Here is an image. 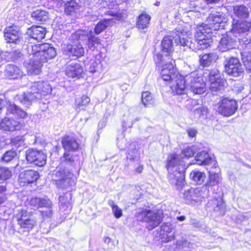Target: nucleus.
<instances>
[{
	"label": "nucleus",
	"mask_w": 251,
	"mask_h": 251,
	"mask_svg": "<svg viewBox=\"0 0 251 251\" xmlns=\"http://www.w3.org/2000/svg\"><path fill=\"white\" fill-rule=\"evenodd\" d=\"M218 59L216 53H205L200 56V64L203 67H208L215 63Z\"/></svg>",
	"instance_id": "cd10ccee"
},
{
	"label": "nucleus",
	"mask_w": 251,
	"mask_h": 251,
	"mask_svg": "<svg viewBox=\"0 0 251 251\" xmlns=\"http://www.w3.org/2000/svg\"><path fill=\"white\" fill-rule=\"evenodd\" d=\"M251 28V22H243L233 20L230 31L223 35L218 48L222 52L228 51L236 47L237 37L241 34L249 31Z\"/></svg>",
	"instance_id": "f03ea898"
},
{
	"label": "nucleus",
	"mask_w": 251,
	"mask_h": 251,
	"mask_svg": "<svg viewBox=\"0 0 251 251\" xmlns=\"http://www.w3.org/2000/svg\"><path fill=\"white\" fill-rule=\"evenodd\" d=\"M173 230L172 225L169 223H164L161 226L160 235L163 242H169L174 239V233H171Z\"/></svg>",
	"instance_id": "bb28decb"
},
{
	"label": "nucleus",
	"mask_w": 251,
	"mask_h": 251,
	"mask_svg": "<svg viewBox=\"0 0 251 251\" xmlns=\"http://www.w3.org/2000/svg\"><path fill=\"white\" fill-rule=\"evenodd\" d=\"M208 114V109L206 107H201L194 110L195 116L197 117L205 119Z\"/></svg>",
	"instance_id": "603ef678"
},
{
	"label": "nucleus",
	"mask_w": 251,
	"mask_h": 251,
	"mask_svg": "<svg viewBox=\"0 0 251 251\" xmlns=\"http://www.w3.org/2000/svg\"><path fill=\"white\" fill-rule=\"evenodd\" d=\"M208 196V191L203 189V187L191 188L185 191L183 199L186 203L195 205L200 203L202 200Z\"/></svg>",
	"instance_id": "6e6552de"
},
{
	"label": "nucleus",
	"mask_w": 251,
	"mask_h": 251,
	"mask_svg": "<svg viewBox=\"0 0 251 251\" xmlns=\"http://www.w3.org/2000/svg\"><path fill=\"white\" fill-rule=\"evenodd\" d=\"M180 6L187 11H195L197 4L194 0H183L180 3Z\"/></svg>",
	"instance_id": "ea45409f"
},
{
	"label": "nucleus",
	"mask_w": 251,
	"mask_h": 251,
	"mask_svg": "<svg viewBox=\"0 0 251 251\" xmlns=\"http://www.w3.org/2000/svg\"><path fill=\"white\" fill-rule=\"evenodd\" d=\"M31 48L32 51L35 54V58L39 57L40 61L44 63L47 62L48 59L54 58L56 55L55 48L47 43L34 45Z\"/></svg>",
	"instance_id": "0eeeda50"
},
{
	"label": "nucleus",
	"mask_w": 251,
	"mask_h": 251,
	"mask_svg": "<svg viewBox=\"0 0 251 251\" xmlns=\"http://www.w3.org/2000/svg\"><path fill=\"white\" fill-rule=\"evenodd\" d=\"M181 155L170 154L167 159L168 178L171 182L176 185L177 189H181L184 185V172L186 167Z\"/></svg>",
	"instance_id": "7ed1b4c3"
},
{
	"label": "nucleus",
	"mask_w": 251,
	"mask_h": 251,
	"mask_svg": "<svg viewBox=\"0 0 251 251\" xmlns=\"http://www.w3.org/2000/svg\"><path fill=\"white\" fill-rule=\"evenodd\" d=\"M150 211V210L147 209L139 210L138 212L136 213V217L138 220L146 222V218L148 216V214Z\"/></svg>",
	"instance_id": "5fc2aeb1"
},
{
	"label": "nucleus",
	"mask_w": 251,
	"mask_h": 251,
	"mask_svg": "<svg viewBox=\"0 0 251 251\" xmlns=\"http://www.w3.org/2000/svg\"><path fill=\"white\" fill-rule=\"evenodd\" d=\"M22 34L18 27L15 25L6 27L4 31V37L7 43L22 44Z\"/></svg>",
	"instance_id": "4468645a"
},
{
	"label": "nucleus",
	"mask_w": 251,
	"mask_h": 251,
	"mask_svg": "<svg viewBox=\"0 0 251 251\" xmlns=\"http://www.w3.org/2000/svg\"><path fill=\"white\" fill-rule=\"evenodd\" d=\"M26 34L33 40L41 41L45 36L46 29L40 26L33 25L27 29Z\"/></svg>",
	"instance_id": "aec40b11"
},
{
	"label": "nucleus",
	"mask_w": 251,
	"mask_h": 251,
	"mask_svg": "<svg viewBox=\"0 0 251 251\" xmlns=\"http://www.w3.org/2000/svg\"><path fill=\"white\" fill-rule=\"evenodd\" d=\"M190 177L197 184H201L204 182L206 176L204 173L194 170L190 173Z\"/></svg>",
	"instance_id": "f704fd0d"
},
{
	"label": "nucleus",
	"mask_w": 251,
	"mask_h": 251,
	"mask_svg": "<svg viewBox=\"0 0 251 251\" xmlns=\"http://www.w3.org/2000/svg\"><path fill=\"white\" fill-rule=\"evenodd\" d=\"M72 174L68 170L57 168L52 175V180L55 182L57 187L65 188L71 184Z\"/></svg>",
	"instance_id": "1a4fd4ad"
},
{
	"label": "nucleus",
	"mask_w": 251,
	"mask_h": 251,
	"mask_svg": "<svg viewBox=\"0 0 251 251\" xmlns=\"http://www.w3.org/2000/svg\"><path fill=\"white\" fill-rule=\"evenodd\" d=\"M237 107L236 100L232 99L224 98L219 103L218 111L224 116L229 117L235 112Z\"/></svg>",
	"instance_id": "f8f14e48"
},
{
	"label": "nucleus",
	"mask_w": 251,
	"mask_h": 251,
	"mask_svg": "<svg viewBox=\"0 0 251 251\" xmlns=\"http://www.w3.org/2000/svg\"><path fill=\"white\" fill-rule=\"evenodd\" d=\"M234 14L235 16L239 18L240 20L234 19L236 21H239L243 22H251V19L249 21H247L246 20H244L243 19H246L248 18L249 16V11L248 8L243 5H235L233 7Z\"/></svg>",
	"instance_id": "b1692460"
},
{
	"label": "nucleus",
	"mask_w": 251,
	"mask_h": 251,
	"mask_svg": "<svg viewBox=\"0 0 251 251\" xmlns=\"http://www.w3.org/2000/svg\"><path fill=\"white\" fill-rule=\"evenodd\" d=\"M32 56L28 61L24 63V66L26 69L27 74L31 75H37L42 72L43 63L39 57L35 58V54L31 51Z\"/></svg>",
	"instance_id": "9b49d317"
},
{
	"label": "nucleus",
	"mask_w": 251,
	"mask_h": 251,
	"mask_svg": "<svg viewBox=\"0 0 251 251\" xmlns=\"http://www.w3.org/2000/svg\"><path fill=\"white\" fill-rule=\"evenodd\" d=\"M13 115L19 119H25L27 118L28 114L20 107L14 103H10L6 108V115Z\"/></svg>",
	"instance_id": "5701e85b"
},
{
	"label": "nucleus",
	"mask_w": 251,
	"mask_h": 251,
	"mask_svg": "<svg viewBox=\"0 0 251 251\" xmlns=\"http://www.w3.org/2000/svg\"><path fill=\"white\" fill-rule=\"evenodd\" d=\"M221 178L219 174L209 171L208 181L207 183L202 186L203 189L205 191H208L209 192L210 188L211 189L212 186L218 185L221 181Z\"/></svg>",
	"instance_id": "c85d7f7f"
},
{
	"label": "nucleus",
	"mask_w": 251,
	"mask_h": 251,
	"mask_svg": "<svg viewBox=\"0 0 251 251\" xmlns=\"http://www.w3.org/2000/svg\"><path fill=\"white\" fill-rule=\"evenodd\" d=\"M226 22V19L219 13L211 14L207 19V24H203L197 26L195 34V39H190L189 31L185 27L177 26L174 31L173 38L176 45L188 47L192 50L197 51L208 47L211 43V34L212 28L216 29L221 24Z\"/></svg>",
	"instance_id": "f257e3e1"
},
{
	"label": "nucleus",
	"mask_w": 251,
	"mask_h": 251,
	"mask_svg": "<svg viewBox=\"0 0 251 251\" xmlns=\"http://www.w3.org/2000/svg\"><path fill=\"white\" fill-rule=\"evenodd\" d=\"M11 176V171L6 167L0 166V180H6Z\"/></svg>",
	"instance_id": "de8ad7c7"
},
{
	"label": "nucleus",
	"mask_w": 251,
	"mask_h": 251,
	"mask_svg": "<svg viewBox=\"0 0 251 251\" xmlns=\"http://www.w3.org/2000/svg\"><path fill=\"white\" fill-rule=\"evenodd\" d=\"M163 58V55L160 54H156L154 58L157 65L162 67L160 73L161 78L166 81H173L177 75L175 74V61L171 57H168V59Z\"/></svg>",
	"instance_id": "39448f33"
},
{
	"label": "nucleus",
	"mask_w": 251,
	"mask_h": 251,
	"mask_svg": "<svg viewBox=\"0 0 251 251\" xmlns=\"http://www.w3.org/2000/svg\"><path fill=\"white\" fill-rule=\"evenodd\" d=\"M90 99L87 96H83L81 98V101H76V105L78 108H80L81 106H85L90 102Z\"/></svg>",
	"instance_id": "052dcab7"
},
{
	"label": "nucleus",
	"mask_w": 251,
	"mask_h": 251,
	"mask_svg": "<svg viewBox=\"0 0 251 251\" xmlns=\"http://www.w3.org/2000/svg\"><path fill=\"white\" fill-rule=\"evenodd\" d=\"M32 17L38 21L44 22L48 19L49 15L46 11L38 9L32 13Z\"/></svg>",
	"instance_id": "4c0bfd02"
},
{
	"label": "nucleus",
	"mask_w": 251,
	"mask_h": 251,
	"mask_svg": "<svg viewBox=\"0 0 251 251\" xmlns=\"http://www.w3.org/2000/svg\"><path fill=\"white\" fill-rule=\"evenodd\" d=\"M29 213L25 209H21V210L19 211V213L17 215L18 223H20L21 221H23L29 218Z\"/></svg>",
	"instance_id": "6e6d98bb"
},
{
	"label": "nucleus",
	"mask_w": 251,
	"mask_h": 251,
	"mask_svg": "<svg viewBox=\"0 0 251 251\" xmlns=\"http://www.w3.org/2000/svg\"><path fill=\"white\" fill-rule=\"evenodd\" d=\"M77 157L76 155H73L69 151H66L63 155L60 158V160L61 161L65 162L68 165H73Z\"/></svg>",
	"instance_id": "58836bf2"
},
{
	"label": "nucleus",
	"mask_w": 251,
	"mask_h": 251,
	"mask_svg": "<svg viewBox=\"0 0 251 251\" xmlns=\"http://www.w3.org/2000/svg\"><path fill=\"white\" fill-rule=\"evenodd\" d=\"M61 143L63 148L67 151H75L79 146L76 139L70 136H65L63 137Z\"/></svg>",
	"instance_id": "393cba45"
},
{
	"label": "nucleus",
	"mask_w": 251,
	"mask_h": 251,
	"mask_svg": "<svg viewBox=\"0 0 251 251\" xmlns=\"http://www.w3.org/2000/svg\"><path fill=\"white\" fill-rule=\"evenodd\" d=\"M186 76L183 77L179 76L175 80L171 87L173 93L176 95H183L186 93Z\"/></svg>",
	"instance_id": "412c9836"
},
{
	"label": "nucleus",
	"mask_w": 251,
	"mask_h": 251,
	"mask_svg": "<svg viewBox=\"0 0 251 251\" xmlns=\"http://www.w3.org/2000/svg\"><path fill=\"white\" fill-rule=\"evenodd\" d=\"M51 208H47L46 210L41 211L42 215L44 218H50L51 217L52 215Z\"/></svg>",
	"instance_id": "0e129e2a"
},
{
	"label": "nucleus",
	"mask_w": 251,
	"mask_h": 251,
	"mask_svg": "<svg viewBox=\"0 0 251 251\" xmlns=\"http://www.w3.org/2000/svg\"><path fill=\"white\" fill-rule=\"evenodd\" d=\"M177 246L179 249L183 250L184 251H188L194 248V245L185 240L179 241Z\"/></svg>",
	"instance_id": "3c124183"
},
{
	"label": "nucleus",
	"mask_w": 251,
	"mask_h": 251,
	"mask_svg": "<svg viewBox=\"0 0 251 251\" xmlns=\"http://www.w3.org/2000/svg\"><path fill=\"white\" fill-rule=\"evenodd\" d=\"M39 207H45L47 208H52L51 201L47 198H41Z\"/></svg>",
	"instance_id": "13d9d810"
},
{
	"label": "nucleus",
	"mask_w": 251,
	"mask_h": 251,
	"mask_svg": "<svg viewBox=\"0 0 251 251\" xmlns=\"http://www.w3.org/2000/svg\"><path fill=\"white\" fill-rule=\"evenodd\" d=\"M83 72L81 66L75 62L68 63L66 67L65 73L70 78H79Z\"/></svg>",
	"instance_id": "a211bd4d"
},
{
	"label": "nucleus",
	"mask_w": 251,
	"mask_h": 251,
	"mask_svg": "<svg viewBox=\"0 0 251 251\" xmlns=\"http://www.w3.org/2000/svg\"><path fill=\"white\" fill-rule=\"evenodd\" d=\"M7 56L13 61H18L23 59V54L20 50L7 52Z\"/></svg>",
	"instance_id": "37998d69"
},
{
	"label": "nucleus",
	"mask_w": 251,
	"mask_h": 251,
	"mask_svg": "<svg viewBox=\"0 0 251 251\" xmlns=\"http://www.w3.org/2000/svg\"><path fill=\"white\" fill-rule=\"evenodd\" d=\"M225 68L226 73L234 77L243 75L244 72L239 59L236 57L230 58L225 64Z\"/></svg>",
	"instance_id": "9d476101"
},
{
	"label": "nucleus",
	"mask_w": 251,
	"mask_h": 251,
	"mask_svg": "<svg viewBox=\"0 0 251 251\" xmlns=\"http://www.w3.org/2000/svg\"><path fill=\"white\" fill-rule=\"evenodd\" d=\"M39 177L37 172L32 170L22 172L19 175V181L21 185L31 183L36 181Z\"/></svg>",
	"instance_id": "f3484780"
},
{
	"label": "nucleus",
	"mask_w": 251,
	"mask_h": 251,
	"mask_svg": "<svg viewBox=\"0 0 251 251\" xmlns=\"http://www.w3.org/2000/svg\"><path fill=\"white\" fill-rule=\"evenodd\" d=\"M17 155L16 152L14 150H10L4 153L1 158V161L5 162H9Z\"/></svg>",
	"instance_id": "8fccbe9b"
},
{
	"label": "nucleus",
	"mask_w": 251,
	"mask_h": 251,
	"mask_svg": "<svg viewBox=\"0 0 251 251\" xmlns=\"http://www.w3.org/2000/svg\"><path fill=\"white\" fill-rule=\"evenodd\" d=\"M62 51L64 54L72 55L78 57L83 56L85 53L84 49L80 44L74 46L71 44L66 45L63 48Z\"/></svg>",
	"instance_id": "6ab92c4d"
},
{
	"label": "nucleus",
	"mask_w": 251,
	"mask_h": 251,
	"mask_svg": "<svg viewBox=\"0 0 251 251\" xmlns=\"http://www.w3.org/2000/svg\"><path fill=\"white\" fill-rule=\"evenodd\" d=\"M23 75V71L17 66L12 64L6 66L5 70V75L9 79H18Z\"/></svg>",
	"instance_id": "a878e982"
},
{
	"label": "nucleus",
	"mask_w": 251,
	"mask_h": 251,
	"mask_svg": "<svg viewBox=\"0 0 251 251\" xmlns=\"http://www.w3.org/2000/svg\"><path fill=\"white\" fill-rule=\"evenodd\" d=\"M151 20V17L147 14H142L138 17L137 22V27L144 29L148 27Z\"/></svg>",
	"instance_id": "473e14b6"
},
{
	"label": "nucleus",
	"mask_w": 251,
	"mask_h": 251,
	"mask_svg": "<svg viewBox=\"0 0 251 251\" xmlns=\"http://www.w3.org/2000/svg\"><path fill=\"white\" fill-rule=\"evenodd\" d=\"M26 159L30 163L38 166H43L46 163V155L42 151L29 149L26 151Z\"/></svg>",
	"instance_id": "ddd939ff"
},
{
	"label": "nucleus",
	"mask_w": 251,
	"mask_h": 251,
	"mask_svg": "<svg viewBox=\"0 0 251 251\" xmlns=\"http://www.w3.org/2000/svg\"><path fill=\"white\" fill-rule=\"evenodd\" d=\"M187 132L188 133V135L191 137H195L197 133V130L193 128L188 129Z\"/></svg>",
	"instance_id": "338daca9"
},
{
	"label": "nucleus",
	"mask_w": 251,
	"mask_h": 251,
	"mask_svg": "<svg viewBox=\"0 0 251 251\" xmlns=\"http://www.w3.org/2000/svg\"><path fill=\"white\" fill-rule=\"evenodd\" d=\"M111 20L105 19L100 21L96 25L94 32L96 34H99L103 31L110 24Z\"/></svg>",
	"instance_id": "e433bc0d"
},
{
	"label": "nucleus",
	"mask_w": 251,
	"mask_h": 251,
	"mask_svg": "<svg viewBox=\"0 0 251 251\" xmlns=\"http://www.w3.org/2000/svg\"><path fill=\"white\" fill-rule=\"evenodd\" d=\"M65 12L68 15H71L72 13L77 9L78 5L74 0H71L67 1L65 4Z\"/></svg>",
	"instance_id": "79ce46f5"
},
{
	"label": "nucleus",
	"mask_w": 251,
	"mask_h": 251,
	"mask_svg": "<svg viewBox=\"0 0 251 251\" xmlns=\"http://www.w3.org/2000/svg\"><path fill=\"white\" fill-rule=\"evenodd\" d=\"M162 221V213L161 211L151 210L146 218L147 228L151 230L161 223Z\"/></svg>",
	"instance_id": "dca6fc26"
},
{
	"label": "nucleus",
	"mask_w": 251,
	"mask_h": 251,
	"mask_svg": "<svg viewBox=\"0 0 251 251\" xmlns=\"http://www.w3.org/2000/svg\"><path fill=\"white\" fill-rule=\"evenodd\" d=\"M142 102L145 106L153 104L154 100L151 93L148 91L144 92L142 95Z\"/></svg>",
	"instance_id": "a19ab883"
},
{
	"label": "nucleus",
	"mask_w": 251,
	"mask_h": 251,
	"mask_svg": "<svg viewBox=\"0 0 251 251\" xmlns=\"http://www.w3.org/2000/svg\"><path fill=\"white\" fill-rule=\"evenodd\" d=\"M40 202H41V198H33L30 201V204L35 207H39Z\"/></svg>",
	"instance_id": "e2e57ef3"
},
{
	"label": "nucleus",
	"mask_w": 251,
	"mask_h": 251,
	"mask_svg": "<svg viewBox=\"0 0 251 251\" xmlns=\"http://www.w3.org/2000/svg\"><path fill=\"white\" fill-rule=\"evenodd\" d=\"M241 46L246 49L251 48V36H248L238 39Z\"/></svg>",
	"instance_id": "864d4df0"
},
{
	"label": "nucleus",
	"mask_w": 251,
	"mask_h": 251,
	"mask_svg": "<svg viewBox=\"0 0 251 251\" xmlns=\"http://www.w3.org/2000/svg\"><path fill=\"white\" fill-rule=\"evenodd\" d=\"M186 85L195 94L201 95L206 90V84L201 74L194 71L186 75Z\"/></svg>",
	"instance_id": "423d86ee"
},
{
	"label": "nucleus",
	"mask_w": 251,
	"mask_h": 251,
	"mask_svg": "<svg viewBox=\"0 0 251 251\" xmlns=\"http://www.w3.org/2000/svg\"><path fill=\"white\" fill-rule=\"evenodd\" d=\"M25 125L12 118L5 117L0 123V128L7 131H15L22 129Z\"/></svg>",
	"instance_id": "2eb2a0df"
},
{
	"label": "nucleus",
	"mask_w": 251,
	"mask_h": 251,
	"mask_svg": "<svg viewBox=\"0 0 251 251\" xmlns=\"http://www.w3.org/2000/svg\"><path fill=\"white\" fill-rule=\"evenodd\" d=\"M225 83V79H221L215 81L210 82V89L212 91H217L221 90L224 86Z\"/></svg>",
	"instance_id": "49530a36"
},
{
	"label": "nucleus",
	"mask_w": 251,
	"mask_h": 251,
	"mask_svg": "<svg viewBox=\"0 0 251 251\" xmlns=\"http://www.w3.org/2000/svg\"><path fill=\"white\" fill-rule=\"evenodd\" d=\"M214 210L216 211H219L220 214L222 215L225 214V204L223 201L222 199H221L220 201L218 202L217 206L214 208Z\"/></svg>",
	"instance_id": "bf43d9fd"
},
{
	"label": "nucleus",
	"mask_w": 251,
	"mask_h": 251,
	"mask_svg": "<svg viewBox=\"0 0 251 251\" xmlns=\"http://www.w3.org/2000/svg\"><path fill=\"white\" fill-rule=\"evenodd\" d=\"M241 55L246 71L251 73V52L245 50L241 53Z\"/></svg>",
	"instance_id": "72a5a7b5"
},
{
	"label": "nucleus",
	"mask_w": 251,
	"mask_h": 251,
	"mask_svg": "<svg viewBox=\"0 0 251 251\" xmlns=\"http://www.w3.org/2000/svg\"><path fill=\"white\" fill-rule=\"evenodd\" d=\"M196 149L194 146L188 147L182 151V154L185 157L189 158L194 156Z\"/></svg>",
	"instance_id": "4d7b16f0"
},
{
	"label": "nucleus",
	"mask_w": 251,
	"mask_h": 251,
	"mask_svg": "<svg viewBox=\"0 0 251 251\" xmlns=\"http://www.w3.org/2000/svg\"><path fill=\"white\" fill-rule=\"evenodd\" d=\"M18 224L21 227L30 229H32L36 225V221L34 219L29 218L24 221H21Z\"/></svg>",
	"instance_id": "c03bdc74"
},
{
	"label": "nucleus",
	"mask_w": 251,
	"mask_h": 251,
	"mask_svg": "<svg viewBox=\"0 0 251 251\" xmlns=\"http://www.w3.org/2000/svg\"><path fill=\"white\" fill-rule=\"evenodd\" d=\"M126 158L131 162L138 163L140 161V153L136 148V143H133L129 145Z\"/></svg>",
	"instance_id": "c756f323"
},
{
	"label": "nucleus",
	"mask_w": 251,
	"mask_h": 251,
	"mask_svg": "<svg viewBox=\"0 0 251 251\" xmlns=\"http://www.w3.org/2000/svg\"><path fill=\"white\" fill-rule=\"evenodd\" d=\"M108 204L111 207L112 212L116 218H119L122 216V210L113 201L109 200Z\"/></svg>",
	"instance_id": "a18cd8bd"
},
{
	"label": "nucleus",
	"mask_w": 251,
	"mask_h": 251,
	"mask_svg": "<svg viewBox=\"0 0 251 251\" xmlns=\"http://www.w3.org/2000/svg\"><path fill=\"white\" fill-rule=\"evenodd\" d=\"M50 85L46 81L34 82L31 84L30 91L25 93L20 98L21 102L27 107L31 104L32 101L41 99L42 96H46L51 92Z\"/></svg>",
	"instance_id": "20e7f679"
},
{
	"label": "nucleus",
	"mask_w": 251,
	"mask_h": 251,
	"mask_svg": "<svg viewBox=\"0 0 251 251\" xmlns=\"http://www.w3.org/2000/svg\"><path fill=\"white\" fill-rule=\"evenodd\" d=\"M161 52L164 54H161L163 58L168 59L173 51V38L170 36H166L163 39L161 44ZM161 54L160 53H159Z\"/></svg>",
	"instance_id": "4be33fe9"
},
{
	"label": "nucleus",
	"mask_w": 251,
	"mask_h": 251,
	"mask_svg": "<svg viewBox=\"0 0 251 251\" xmlns=\"http://www.w3.org/2000/svg\"><path fill=\"white\" fill-rule=\"evenodd\" d=\"M50 2L53 3L56 6L59 7L63 3V0H48Z\"/></svg>",
	"instance_id": "774afa93"
},
{
	"label": "nucleus",
	"mask_w": 251,
	"mask_h": 251,
	"mask_svg": "<svg viewBox=\"0 0 251 251\" xmlns=\"http://www.w3.org/2000/svg\"><path fill=\"white\" fill-rule=\"evenodd\" d=\"M5 191V186L0 185V204L3 203L6 199L5 196L3 194Z\"/></svg>",
	"instance_id": "680f3d73"
},
{
	"label": "nucleus",
	"mask_w": 251,
	"mask_h": 251,
	"mask_svg": "<svg viewBox=\"0 0 251 251\" xmlns=\"http://www.w3.org/2000/svg\"><path fill=\"white\" fill-rule=\"evenodd\" d=\"M244 89L243 84L241 83H236L234 85L233 90L236 93L241 92Z\"/></svg>",
	"instance_id": "69168bd1"
},
{
	"label": "nucleus",
	"mask_w": 251,
	"mask_h": 251,
	"mask_svg": "<svg viewBox=\"0 0 251 251\" xmlns=\"http://www.w3.org/2000/svg\"><path fill=\"white\" fill-rule=\"evenodd\" d=\"M196 163L198 165H207L212 161V158L205 151L198 152L195 157Z\"/></svg>",
	"instance_id": "7c9ffc66"
},
{
	"label": "nucleus",
	"mask_w": 251,
	"mask_h": 251,
	"mask_svg": "<svg viewBox=\"0 0 251 251\" xmlns=\"http://www.w3.org/2000/svg\"><path fill=\"white\" fill-rule=\"evenodd\" d=\"M68 197V195H66L65 196H60L59 197V201L60 202V210L62 212L66 211V213H69L72 208V206L69 201L67 200Z\"/></svg>",
	"instance_id": "c9c22d12"
},
{
	"label": "nucleus",
	"mask_w": 251,
	"mask_h": 251,
	"mask_svg": "<svg viewBox=\"0 0 251 251\" xmlns=\"http://www.w3.org/2000/svg\"><path fill=\"white\" fill-rule=\"evenodd\" d=\"M88 39L87 45L89 49L94 50L96 48V46L100 44V40L94 34L92 30H90L87 34Z\"/></svg>",
	"instance_id": "2f4dec72"
},
{
	"label": "nucleus",
	"mask_w": 251,
	"mask_h": 251,
	"mask_svg": "<svg viewBox=\"0 0 251 251\" xmlns=\"http://www.w3.org/2000/svg\"><path fill=\"white\" fill-rule=\"evenodd\" d=\"M209 80L210 82L220 80L223 78L221 77L220 73L216 69L211 70L209 73Z\"/></svg>",
	"instance_id": "09e8293b"
}]
</instances>
